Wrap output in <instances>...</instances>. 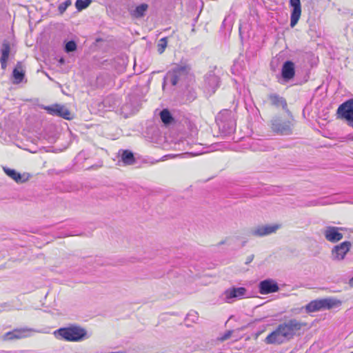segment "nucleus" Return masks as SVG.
I'll return each instance as SVG.
<instances>
[{
	"label": "nucleus",
	"mask_w": 353,
	"mask_h": 353,
	"mask_svg": "<svg viewBox=\"0 0 353 353\" xmlns=\"http://www.w3.org/2000/svg\"><path fill=\"white\" fill-rule=\"evenodd\" d=\"M254 258V254H250V255H249V256L246 258V261H245V263L246 265L250 264V263L253 261Z\"/></svg>",
	"instance_id": "72a5a7b5"
},
{
	"label": "nucleus",
	"mask_w": 353,
	"mask_h": 353,
	"mask_svg": "<svg viewBox=\"0 0 353 353\" xmlns=\"http://www.w3.org/2000/svg\"><path fill=\"white\" fill-rule=\"evenodd\" d=\"M216 122L225 135L230 134L235 130L236 121L229 110L221 111L216 117Z\"/></svg>",
	"instance_id": "20e7f679"
},
{
	"label": "nucleus",
	"mask_w": 353,
	"mask_h": 353,
	"mask_svg": "<svg viewBox=\"0 0 353 353\" xmlns=\"http://www.w3.org/2000/svg\"><path fill=\"white\" fill-rule=\"evenodd\" d=\"M247 290L244 287L232 288L226 290L224 293L225 302L232 303L236 299H240L245 296Z\"/></svg>",
	"instance_id": "9d476101"
},
{
	"label": "nucleus",
	"mask_w": 353,
	"mask_h": 353,
	"mask_svg": "<svg viewBox=\"0 0 353 353\" xmlns=\"http://www.w3.org/2000/svg\"><path fill=\"white\" fill-rule=\"evenodd\" d=\"M167 38L166 37H163L162 39H161L159 41V43H158V52L161 54L164 52L166 46H167Z\"/></svg>",
	"instance_id": "c85d7f7f"
},
{
	"label": "nucleus",
	"mask_w": 353,
	"mask_h": 353,
	"mask_svg": "<svg viewBox=\"0 0 353 353\" xmlns=\"http://www.w3.org/2000/svg\"><path fill=\"white\" fill-rule=\"evenodd\" d=\"M305 323L292 319L280 323L275 330L269 334L265 339L267 344L279 345L288 341L299 332Z\"/></svg>",
	"instance_id": "f257e3e1"
},
{
	"label": "nucleus",
	"mask_w": 353,
	"mask_h": 353,
	"mask_svg": "<svg viewBox=\"0 0 353 353\" xmlns=\"http://www.w3.org/2000/svg\"><path fill=\"white\" fill-rule=\"evenodd\" d=\"M10 45L8 41H4L0 48L1 56L0 57L1 68L5 70L8 66V61L10 53Z\"/></svg>",
	"instance_id": "f3484780"
},
{
	"label": "nucleus",
	"mask_w": 353,
	"mask_h": 353,
	"mask_svg": "<svg viewBox=\"0 0 353 353\" xmlns=\"http://www.w3.org/2000/svg\"><path fill=\"white\" fill-rule=\"evenodd\" d=\"M71 5V1L70 0H66L64 2L61 3V4H59V11L61 12V13H63V12L65 11V10L67 9V8Z\"/></svg>",
	"instance_id": "c756f323"
},
{
	"label": "nucleus",
	"mask_w": 353,
	"mask_h": 353,
	"mask_svg": "<svg viewBox=\"0 0 353 353\" xmlns=\"http://www.w3.org/2000/svg\"><path fill=\"white\" fill-rule=\"evenodd\" d=\"M343 230V228L327 226L323 230V235L325 239L331 243H336L341 241L343 235L340 231Z\"/></svg>",
	"instance_id": "9b49d317"
},
{
	"label": "nucleus",
	"mask_w": 353,
	"mask_h": 353,
	"mask_svg": "<svg viewBox=\"0 0 353 353\" xmlns=\"http://www.w3.org/2000/svg\"><path fill=\"white\" fill-rule=\"evenodd\" d=\"M6 305H7V303H4L0 305V307H5V306H6Z\"/></svg>",
	"instance_id": "58836bf2"
},
{
	"label": "nucleus",
	"mask_w": 353,
	"mask_h": 353,
	"mask_svg": "<svg viewBox=\"0 0 353 353\" xmlns=\"http://www.w3.org/2000/svg\"><path fill=\"white\" fill-rule=\"evenodd\" d=\"M121 157L122 161L126 165H132L135 162L134 154L130 150H123Z\"/></svg>",
	"instance_id": "4be33fe9"
},
{
	"label": "nucleus",
	"mask_w": 353,
	"mask_h": 353,
	"mask_svg": "<svg viewBox=\"0 0 353 353\" xmlns=\"http://www.w3.org/2000/svg\"><path fill=\"white\" fill-rule=\"evenodd\" d=\"M127 107H128V105H127V104H125V105H123L122 109H123V110H127Z\"/></svg>",
	"instance_id": "e433bc0d"
},
{
	"label": "nucleus",
	"mask_w": 353,
	"mask_h": 353,
	"mask_svg": "<svg viewBox=\"0 0 353 353\" xmlns=\"http://www.w3.org/2000/svg\"><path fill=\"white\" fill-rule=\"evenodd\" d=\"M59 61L60 63L63 64L65 61H64L63 58H61Z\"/></svg>",
	"instance_id": "c9c22d12"
},
{
	"label": "nucleus",
	"mask_w": 353,
	"mask_h": 353,
	"mask_svg": "<svg viewBox=\"0 0 353 353\" xmlns=\"http://www.w3.org/2000/svg\"><path fill=\"white\" fill-rule=\"evenodd\" d=\"M204 152H203V151H191V152H187L186 154L191 155V156H197V155L201 154Z\"/></svg>",
	"instance_id": "473e14b6"
},
{
	"label": "nucleus",
	"mask_w": 353,
	"mask_h": 353,
	"mask_svg": "<svg viewBox=\"0 0 353 353\" xmlns=\"http://www.w3.org/2000/svg\"><path fill=\"white\" fill-rule=\"evenodd\" d=\"M323 309H331L341 304L339 300L333 298L323 299Z\"/></svg>",
	"instance_id": "b1692460"
},
{
	"label": "nucleus",
	"mask_w": 353,
	"mask_h": 353,
	"mask_svg": "<svg viewBox=\"0 0 353 353\" xmlns=\"http://www.w3.org/2000/svg\"><path fill=\"white\" fill-rule=\"evenodd\" d=\"M91 2L92 0H77L75 6L79 11H81L88 7Z\"/></svg>",
	"instance_id": "bb28decb"
},
{
	"label": "nucleus",
	"mask_w": 353,
	"mask_h": 353,
	"mask_svg": "<svg viewBox=\"0 0 353 353\" xmlns=\"http://www.w3.org/2000/svg\"><path fill=\"white\" fill-rule=\"evenodd\" d=\"M36 332H40V331L28 327L14 329L12 331L8 332L5 334V338L8 340L19 339L30 336L33 333Z\"/></svg>",
	"instance_id": "1a4fd4ad"
},
{
	"label": "nucleus",
	"mask_w": 353,
	"mask_h": 353,
	"mask_svg": "<svg viewBox=\"0 0 353 353\" xmlns=\"http://www.w3.org/2000/svg\"><path fill=\"white\" fill-rule=\"evenodd\" d=\"M290 5L292 8L290 15V26L294 28L297 24L301 17V1L300 0H290Z\"/></svg>",
	"instance_id": "4468645a"
},
{
	"label": "nucleus",
	"mask_w": 353,
	"mask_h": 353,
	"mask_svg": "<svg viewBox=\"0 0 353 353\" xmlns=\"http://www.w3.org/2000/svg\"><path fill=\"white\" fill-rule=\"evenodd\" d=\"M3 170L5 173L17 183H23L28 180L29 174H21L15 170L4 167Z\"/></svg>",
	"instance_id": "6ab92c4d"
},
{
	"label": "nucleus",
	"mask_w": 353,
	"mask_h": 353,
	"mask_svg": "<svg viewBox=\"0 0 353 353\" xmlns=\"http://www.w3.org/2000/svg\"><path fill=\"white\" fill-rule=\"evenodd\" d=\"M191 77L190 68L188 65H176L170 70L164 77V83L172 85H185Z\"/></svg>",
	"instance_id": "f03ea898"
},
{
	"label": "nucleus",
	"mask_w": 353,
	"mask_h": 353,
	"mask_svg": "<svg viewBox=\"0 0 353 353\" xmlns=\"http://www.w3.org/2000/svg\"><path fill=\"white\" fill-rule=\"evenodd\" d=\"M26 75V66L22 61H18L12 70V83L19 84L23 81Z\"/></svg>",
	"instance_id": "2eb2a0df"
},
{
	"label": "nucleus",
	"mask_w": 353,
	"mask_h": 353,
	"mask_svg": "<svg viewBox=\"0 0 353 353\" xmlns=\"http://www.w3.org/2000/svg\"><path fill=\"white\" fill-rule=\"evenodd\" d=\"M279 228L277 225H266L259 226L252 231V234L257 236H263L274 233Z\"/></svg>",
	"instance_id": "a211bd4d"
},
{
	"label": "nucleus",
	"mask_w": 353,
	"mask_h": 353,
	"mask_svg": "<svg viewBox=\"0 0 353 353\" xmlns=\"http://www.w3.org/2000/svg\"><path fill=\"white\" fill-rule=\"evenodd\" d=\"M279 290L278 283L273 279H268L260 281L259 291L261 294H268Z\"/></svg>",
	"instance_id": "ddd939ff"
},
{
	"label": "nucleus",
	"mask_w": 353,
	"mask_h": 353,
	"mask_svg": "<svg viewBox=\"0 0 353 353\" xmlns=\"http://www.w3.org/2000/svg\"><path fill=\"white\" fill-rule=\"evenodd\" d=\"M232 333V331L228 330L225 333H224L222 336H221L219 339L221 341H225V340L228 339L231 336Z\"/></svg>",
	"instance_id": "2f4dec72"
},
{
	"label": "nucleus",
	"mask_w": 353,
	"mask_h": 353,
	"mask_svg": "<svg viewBox=\"0 0 353 353\" xmlns=\"http://www.w3.org/2000/svg\"><path fill=\"white\" fill-rule=\"evenodd\" d=\"M262 143V142H256L255 144H253L252 145V149L254 150H265L266 149L264 148V146L261 144Z\"/></svg>",
	"instance_id": "7c9ffc66"
},
{
	"label": "nucleus",
	"mask_w": 353,
	"mask_h": 353,
	"mask_svg": "<svg viewBox=\"0 0 353 353\" xmlns=\"http://www.w3.org/2000/svg\"><path fill=\"white\" fill-rule=\"evenodd\" d=\"M336 114L339 118L345 120L347 124L353 128V99L341 104Z\"/></svg>",
	"instance_id": "39448f33"
},
{
	"label": "nucleus",
	"mask_w": 353,
	"mask_h": 353,
	"mask_svg": "<svg viewBox=\"0 0 353 353\" xmlns=\"http://www.w3.org/2000/svg\"><path fill=\"white\" fill-rule=\"evenodd\" d=\"M306 310L308 312H314L323 309V304L322 299L312 301L306 305Z\"/></svg>",
	"instance_id": "412c9836"
},
{
	"label": "nucleus",
	"mask_w": 353,
	"mask_h": 353,
	"mask_svg": "<svg viewBox=\"0 0 353 353\" xmlns=\"http://www.w3.org/2000/svg\"><path fill=\"white\" fill-rule=\"evenodd\" d=\"M194 316L196 319H198V316H196V312H194L193 314H188V318H190V316Z\"/></svg>",
	"instance_id": "f704fd0d"
},
{
	"label": "nucleus",
	"mask_w": 353,
	"mask_h": 353,
	"mask_svg": "<svg viewBox=\"0 0 353 353\" xmlns=\"http://www.w3.org/2000/svg\"><path fill=\"white\" fill-rule=\"evenodd\" d=\"M295 74L294 63L292 61H286L283 63L281 68V76L284 81H288Z\"/></svg>",
	"instance_id": "dca6fc26"
},
{
	"label": "nucleus",
	"mask_w": 353,
	"mask_h": 353,
	"mask_svg": "<svg viewBox=\"0 0 353 353\" xmlns=\"http://www.w3.org/2000/svg\"><path fill=\"white\" fill-rule=\"evenodd\" d=\"M148 6L146 3H141L136 7L132 12V15L135 18H141L145 15V12L148 10Z\"/></svg>",
	"instance_id": "5701e85b"
},
{
	"label": "nucleus",
	"mask_w": 353,
	"mask_h": 353,
	"mask_svg": "<svg viewBox=\"0 0 353 353\" xmlns=\"http://www.w3.org/2000/svg\"><path fill=\"white\" fill-rule=\"evenodd\" d=\"M64 50L67 53L74 52L77 50V44L73 40L68 41L64 47Z\"/></svg>",
	"instance_id": "cd10ccee"
},
{
	"label": "nucleus",
	"mask_w": 353,
	"mask_h": 353,
	"mask_svg": "<svg viewBox=\"0 0 353 353\" xmlns=\"http://www.w3.org/2000/svg\"><path fill=\"white\" fill-rule=\"evenodd\" d=\"M160 117L162 122L165 125H169L172 123L173 117L170 111L167 109H163L160 112Z\"/></svg>",
	"instance_id": "393cba45"
},
{
	"label": "nucleus",
	"mask_w": 353,
	"mask_h": 353,
	"mask_svg": "<svg viewBox=\"0 0 353 353\" xmlns=\"http://www.w3.org/2000/svg\"><path fill=\"white\" fill-rule=\"evenodd\" d=\"M352 244L350 241H343L334 246L331 250L330 258L334 261H341L345 259L350 251Z\"/></svg>",
	"instance_id": "423d86ee"
},
{
	"label": "nucleus",
	"mask_w": 353,
	"mask_h": 353,
	"mask_svg": "<svg viewBox=\"0 0 353 353\" xmlns=\"http://www.w3.org/2000/svg\"><path fill=\"white\" fill-rule=\"evenodd\" d=\"M54 335L58 339L75 342L88 339L90 336L85 329L76 325L61 327L54 332Z\"/></svg>",
	"instance_id": "7ed1b4c3"
},
{
	"label": "nucleus",
	"mask_w": 353,
	"mask_h": 353,
	"mask_svg": "<svg viewBox=\"0 0 353 353\" xmlns=\"http://www.w3.org/2000/svg\"><path fill=\"white\" fill-rule=\"evenodd\" d=\"M350 285L353 286V277L350 280Z\"/></svg>",
	"instance_id": "4c0bfd02"
},
{
	"label": "nucleus",
	"mask_w": 353,
	"mask_h": 353,
	"mask_svg": "<svg viewBox=\"0 0 353 353\" xmlns=\"http://www.w3.org/2000/svg\"><path fill=\"white\" fill-rule=\"evenodd\" d=\"M219 85V77L215 75L212 72H209L205 78L204 89L205 91L211 95L214 93Z\"/></svg>",
	"instance_id": "f8f14e48"
},
{
	"label": "nucleus",
	"mask_w": 353,
	"mask_h": 353,
	"mask_svg": "<svg viewBox=\"0 0 353 353\" xmlns=\"http://www.w3.org/2000/svg\"><path fill=\"white\" fill-rule=\"evenodd\" d=\"M42 108L52 116L59 117L65 119H70V112L63 105L54 104L52 105H42Z\"/></svg>",
	"instance_id": "0eeeda50"
},
{
	"label": "nucleus",
	"mask_w": 353,
	"mask_h": 353,
	"mask_svg": "<svg viewBox=\"0 0 353 353\" xmlns=\"http://www.w3.org/2000/svg\"><path fill=\"white\" fill-rule=\"evenodd\" d=\"M105 106L108 105L110 108H114L119 105V101L114 96H108L103 101Z\"/></svg>",
	"instance_id": "a878e982"
},
{
	"label": "nucleus",
	"mask_w": 353,
	"mask_h": 353,
	"mask_svg": "<svg viewBox=\"0 0 353 353\" xmlns=\"http://www.w3.org/2000/svg\"><path fill=\"white\" fill-rule=\"evenodd\" d=\"M272 129L274 132L282 135H288L292 132L291 123L280 117H275L272 120Z\"/></svg>",
	"instance_id": "6e6552de"
},
{
	"label": "nucleus",
	"mask_w": 353,
	"mask_h": 353,
	"mask_svg": "<svg viewBox=\"0 0 353 353\" xmlns=\"http://www.w3.org/2000/svg\"><path fill=\"white\" fill-rule=\"evenodd\" d=\"M268 99L272 105L276 107L281 106L283 110L287 108V102L285 99L283 97H280L279 94L275 93L270 94L268 96Z\"/></svg>",
	"instance_id": "aec40b11"
}]
</instances>
